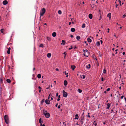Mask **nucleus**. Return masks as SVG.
Returning a JSON list of instances; mask_svg holds the SVG:
<instances>
[{
	"label": "nucleus",
	"instance_id": "obj_1",
	"mask_svg": "<svg viewBox=\"0 0 126 126\" xmlns=\"http://www.w3.org/2000/svg\"><path fill=\"white\" fill-rule=\"evenodd\" d=\"M46 11V9L45 8H43L40 12V19L41 16H43Z\"/></svg>",
	"mask_w": 126,
	"mask_h": 126
},
{
	"label": "nucleus",
	"instance_id": "obj_2",
	"mask_svg": "<svg viewBox=\"0 0 126 126\" xmlns=\"http://www.w3.org/2000/svg\"><path fill=\"white\" fill-rule=\"evenodd\" d=\"M4 119L6 123L8 124L9 123V118L7 115H5L4 116Z\"/></svg>",
	"mask_w": 126,
	"mask_h": 126
},
{
	"label": "nucleus",
	"instance_id": "obj_3",
	"mask_svg": "<svg viewBox=\"0 0 126 126\" xmlns=\"http://www.w3.org/2000/svg\"><path fill=\"white\" fill-rule=\"evenodd\" d=\"M83 52L84 54H83L84 56L86 57H88V51L87 49H85L84 50Z\"/></svg>",
	"mask_w": 126,
	"mask_h": 126
},
{
	"label": "nucleus",
	"instance_id": "obj_4",
	"mask_svg": "<svg viewBox=\"0 0 126 126\" xmlns=\"http://www.w3.org/2000/svg\"><path fill=\"white\" fill-rule=\"evenodd\" d=\"M44 114L46 118H48L50 117L49 113L47 112V111H45V112H44Z\"/></svg>",
	"mask_w": 126,
	"mask_h": 126
},
{
	"label": "nucleus",
	"instance_id": "obj_5",
	"mask_svg": "<svg viewBox=\"0 0 126 126\" xmlns=\"http://www.w3.org/2000/svg\"><path fill=\"white\" fill-rule=\"evenodd\" d=\"M63 95L64 97H66L67 95V92H65L64 90L63 91Z\"/></svg>",
	"mask_w": 126,
	"mask_h": 126
},
{
	"label": "nucleus",
	"instance_id": "obj_6",
	"mask_svg": "<svg viewBox=\"0 0 126 126\" xmlns=\"http://www.w3.org/2000/svg\"><path fill=\"white\" fill-rule=\"evenodd\" d=\"M84 120V116L83 117H82L81 119L80 120V121L81 123V124L82 125L83 123V122Z\"/></svg>",
	"mask_w": 126,
	"mask_h": 126
},
{
	"label": "nucleus",
	"instance_id": "obj_7",
	"mask_svg": "<svg viewBox=\"0 0 126 126\" xmlns=\"http://www.w3.org/2000/svg\"><path fill=\"white\" fill-rule=\"evenodd\" d=\"M8 3V1L6 0H4L2 2L3 4L4 5H6Z\"/></svg>",
	"mask_w": 126,
	"mask_h": 126
},
{
	"label": "nucleus",
	"instance_id": "obj_8",
	"mask_svg": "<svg viewBox=\"0 0 126 126\" xmlns=\"http://www.w3.org/2000/svg\"><path fill=\"white\" fill-rule=\"evenodd\" d=\"M45 103L47 104H49L50 103V101L49 100L47 99H46L45 100Z\"/></svg>",
	"mask_w": 126,
	"mask_h": 126
},
{
	"label": "nucleus",
	"instance_id": "obj_9",
	"mask_svg": "<svg viewBox=\"0 0 126 126\" xmlns=\"http://www.w3.org/2000/svg\"><path fill=\"white\" fill-rule=\"evenodd\" d=\"M107 107L106 108L108 109H109L111 105L110 104L108 103L107 104Z\"/></svg>",
	"mask_w": 126,
	"mask_h": 126
},
{
	"label": "nucleus",
	"instance_id": "obj_10",
	"mask_svg": "<svg viewBox=\"0 0 126 126\" xmlns=\"http://www.w3.org/2000/svg\"><path fill=\"white\" fill-rule=\"evenodd\" d=\"M86 67L88 69H89L91 67V65L90 64H89L88 65L86 66Z\"/></svg>",
	"mask_w": 126,
	"mask_h": 126
},
{
	"label": "nucleus",
	"instance_id": "obj_11",
	"mask_svg": "<svg viewBox=\"0 0 126 126\" xmlns=\"http://www.w3.org/2000/svg\"><path fill=\"white\" fill-rule=\"evenodd\" d=\"M76 117L74 118L75 119H78L79 118V116L78 114H76L75 116Z\"/></svg>",
	"mask_w": 126,
	"mask_h": 126
},
{
	"label": "nucleus",
	"instance_id": "obj_12",
	"mask_svg": "<svg viewBox=\"0 0 126 126\" xmlns=\"http://www.w3.org/2000/svg\"><path fill=\"white\" fill-rule=\"evenodd\" d=\"M11 50V48L10 47H9L7 51V53L9 54H10V50Z\"/></svg>",
	"mask_w": 126,
	"mask_h": 126
},
{
	"label": "nucleus",
	"instance_id": "obj_13",
	"mask_svg": "<svg viewBox=\"0 0 126 126\" xmlns=\"http://www.w3.org/2000/svg\"><path fill=\"white\" fill-rule=\"evenodd\" d=\"M89 17L90 19H92L93 17L92 14H89Z\"/></svg>",
	"mask_w": 126,
	"mask_h": 126
},
{
	"label": "nucleus",
	"instance_id": "obj_14",
	"mask_svg": "<svg viewBox=\"0 0 126 126\" xmlns=\"http://www.w3.org/2000/svg\"><path fill=\"white\" fill-rule=\"evenodd\" d=\"M107 16L108 17H109L110 19L111 18V13H109L107 15Z\"/></svg>",
	"mask_w": 126,
	"mask_h": 126
},
{
	"label": "nucleus",
	"instance_id": "obj_15",
	"mask_svg": "<svg viewBox=\"0 0 126 126\" xmlns=\"http://www.w3.org/2000/svg\"><path fill=\"white\" fill-rule=\"evenodd\" d=\"M56 33L55 32H53L52 33V36L53 37H55L56 36Z\"/></svg>",
	"mask_w": 126,
	"mask_h": 126
},
{
	"label": "nucleus",
	"instance_id": "obj_16",
	"mask_svg": "<svg viewBox=\"0 0 126 126\" xmlns=\"http://www.w3.org/2000/svg\"><path fill=\"white\" fill-rule=\"evenodd\" d=\"M71 67L73 70H74L76 67L75 65H71Z\"/></svg>",
	"mask_w": 126,
	"mask_h": 126
},
{
	"label": "nucleus",
	"instance_id": "obj_17",
	"mask_svg": "<svg viewBox=\"0 0 126 126\" xmlns=\"http://www.w3.org/2000/svg\"><path fill=\"white\" fill-rule=\"evenodd\" d=\"M67 81L65 80L64 81V84L65 86H66L67 85Z\"/></svg>",
	"mask_w": 126,
	"mask_h": 126
},
{
	"label": "nucleus",
	"instance_id": "obj_18",
	"mask_svg": "<svg viewBox=\"0 0 126 126\" xmlns=\"http://www.w3.org/2000/svg\"><path fill=\"white\" fill-rule=\"evenodd\" d=\"M51 56V54L50 53H48L47 54V56L48 57L50 58V57Z\"/></svg>",
	"mask_w": 126,
	"mask_h": 126
},
{
	"label": "nucleus",
	"instance_id": "obj_19",
	"mask_svg": "<svg viewBox=\"0 0 126 126\" xmlns=\"http://www.w3.org/2000/svg\"><path fill=\"white\" fill-rule=\"evenodd\" d=\"M71 31L72 32H74L75 31V29L74 28H72L71 29Z\"/></svg>",
	"mask_w": 126,
	"mask_h": 126
},
{
	"label": "nucleus",
	"instance_id": "obj_20",
	"mask_svg": "<svg viewBox=\"0 0 126 126\" xmlns=\"http://www.w3.org/2000/svg\"><path fill=\"white\" fill-rule=\"evenodd\" d=\"M87 40L88 41V42H89V43H91L92 42V40H91V39H90V38H87Z\"/></svg>",
	"mask_w": 126,
	"mask_h": 126
},
{
	"label": "nucleus",
	"instance_id": "obj_21",
	"mask_svg": "<svg viewBox=\"0 0 126 126\" xmlns=\"http://www.w3.org/2000/svg\"><path fill=\"white\" fill-rule=\"evenodd\" d=\"M37 78L38 79H40L41 77V75L40 74H38L37 76Z\"/></svg>",
	"mask_w": 126,
	"mask_h": 126
},
{
	"label": "nucleus",
	"instance_id": "obj_22",
	"mask_svg": "<svg viewBox=\"0 0 126 126\" xmlns=\"http://www.w3.org/2000/svg\"><path fill=\"white\" fill-rule=\"evenodd\" d=\"M62 43H61V44L64 45L65 44V41L64 40H62Z\"/></svg>",
	"mask_w": 126,
	"mask_h": 126
},
{
	"label": "nucleus",
	"instance_id": "obj_23",
	"mask_svg": "<svg viewBox=\"0 0 126 126\" xmlns=\"http://www.w3.org/2000/svg\"><path fill=\"white\" fill-rule=\"evenodd\" d=\"M76 38L77 40H79L80 39V36H77Z\"/></svg>",
	"mask_w": 126,
	"mask_h": 126
},
{
	"label": "nucleus",
	"instance_id": "obj_24",
	"mask_svg": "<svg viewBox=\"0 0 126 126\" xmlns=\"http://www.w3.org/2000/svg\"><path fill=\"white\" fill-rule=\"evenodd\" d=\"M6 81L8 83H10L11 82V80L9 79H6Z\"/></svg>",
	"mask_w": 126,
	"mask_h": 126
},
{
	"label": "nucleus",
	"instance_id": "obj_25",
	"mask_svg": "<svg viewBox=\"0 0 126 126\" xmlns=\"http://www.w3.org/2000/svg\"><path fill=\"white\" fill-rule=\"evenodd\" d=\"M4 31V29H2L0 30V32L2 33H3Z\"/></svg>",
	"mask_w": 126,
	"mask_h": 126
},
{
	"label": "nucleus",
	"instance_id": "obj_26",
	"mask_svg": "<svg viewBox=\"0 0 126 126\" xmlns=\"http://www.w3.org/2000/svg\"><path fill=\"white\" fill-rule=\"evenodd\" d=\"M78 91L79 93H81L82 92V91L81 89H78Z\"/></svg>",
	"mask_w": 126,
	"mask_h": 126
},
{
	"label": "nucleus",
	"instance_id": "obj_27",
	"mask_svg": "<svg viewBox=\"0 0 126 126\" xmlns=\"http://www.w3.org/2000/svg\"><path fill=\"white\" fill-rule=\"evenodd\" d=\"M85 27V24L84 23L81 26V27L82 28H84Z\"/></svg>",
	"mask_w": 126,
	"mask_h": 126
},
{
	"label": "nucleus",
	"instance_id": "obj_28",
	"mask_svg": "<svg viewBox=\"0 0 126 126\" xmlns=\"http://www.w3.org/2000/svg\"><path fill=\"white\" fill-rule=\"evenodd\" d=\"M96 45L97 46H99L100 45V42L99 41H98L96 42Z\"/></svg>",
	"mask_w": 126,
	"mask_h": 126
},
{
	"label": "nucleus",
	"instance_id": "obj_29",
	"mask_svg": "<svg viewBox=\"0 0 126 126\" xmlns=\"http://www.w3.org/2000/svg\"><path fill=\"white\" fill-rule=\"evenodd\" d=\"M124 63L123 64V65L124 66L125 65H126V61L125 60H124Z\"/></svg>",
	"mask_w": 126,
	"mask_h": 126
},
{
	"label": "nucleus",
	"instance_id": "obj_30",
	"mask_svg": "<svg viewBox=\"0 0 126 126\" xmlns=\"http://www.w3.org/2000/svg\"><path fill=\"white\" fill-rule=\"evenodd\" d=\"M58 13L60 15L62 13V12L61 10L58 11Z\"/></svg>",
	"mask_w": 126,
	"mask_h": 126
},
{
	"label": "nucleus",
	"instance_id": "obj_31",
	"mask_svg": "<svg viewBox=\"0 0 126 126\" xmlns=\"http://www.w3.org/2000/svg\"><path fill=\"white\" fill-rule=\"evenodd\" d=\"M103 73L105 74L106 73V71L105 68H104L103 70Z\"/></svg>",
	"mask_w": 126,
	"mask_h": 126
},
{
	"label": "nucleus",
	"instance_id": "obj_32",
	"mask_svg": "<svg viewBox=\"0 0 126 126\" xmlns=\"http://www.w3.org/2000/svg\"><path fill=\"white\" fill-rule=\"evenodd\" d=\"M47 40L48 41H50L51 40V39L49 37H47Z\"/></svg>",
	"mask_w": 126,
	"mask_h": 126
},
{
	"label": "nucleus",
	"instance_id": "obj_33",
	"mask_svg": "<svg viewBox=\"0 0 126 126\" xmlns=\"http://www.w3.org/2000/svg\"><path fill=\"white\" fill-rule=\"evenodd\" d=\"M43 45L42 44H41L39 46V47H43Z\"/></svg>",
	"mask_w": 126,
	"mask_h": 126
},
{
	"label": "nucleus",
	"instance_id": "obj_34",
	"mask_svg": "<svg viewBox=\"0 0 126 126\" xmlns=\"http://www.w3.org/2000/svg\"><path fill=\"white\" fill-rule=\"evenodd\" d=\"M41 119L40 118L39 120V123H40V124H41V122H42V123L43 122L42 121L41 122Z\"/></svg>",
	"mask_w": 126,
	"mask_h": 126
},
{
	"label": "nucleus",
	"instance_id": "obj_35",
	"mask_svg": "<svg viewBox=\"0 0 126 126\" xmlns=\"http://www.w3.org/2000/svg\"><path fill=\"white\" fill-rule=\"evenodd\" d=\"M63 54H64L65 55V56H64V58H65V56H66V53L65 52H64V53H63Z\"/></svg>",
	"mask_w": 126,
	"mask_h": 126
},
{
	"label": "nucleus",
	"instance_id": "obj_36",
	"mask_svg": "<svg viewBox=\"0 0 126 126\" xmlns=\"http://www.w3.org/2000/svg\"><path fill=\"white\" fill-rule=\"evenodd\" d=\"M82 76H83L82 78L83 79H85V75H82Z\"/></svg>",
	"mask_w": 126,
	"mask_h": 126
},
{
	"label": "nucleus",
	"instance_id": "obj_37",
	"mask_svg": "<svg viewBox=\"0 0 126 126\" xmlns=\"http://www.w3.org/2000/svg\"><path fill=\"white\" fill-rule=\"evenodd\" d=\"M44 101H45V99H42V101H41V103H42L43 102H44Z\"/></svg>",
	"mask_w": 126,
	"mask_h": 126
},
{
	"label": "nucleus",
	"instance_id": "obj_38",
	"mask_svg": "<svg viewBox=\"0 0 126 126\" xmlns=\"http://www.w3.org/2000/svg\"><path fill=\"white\" fill-rule=\"evenodd\" d=\"M40 126H45V125L44 124L42 125V124H41Z\"/></svg>",
	"mask_w": 126,
	"mask_h": 126
},
{
	"label": "nucleus",
	"instance_id": "obj_39",
	"mask_svg": "<svg viewBox=\"0 0 126 126\" xmlns=\"http://www.w3.org/2000/svg\"><path fill=\"white\" fill-rule=\"evenodd\" d=\"M94 0L92 1V5H94V3H93V2H94Z\"/></svg>",
	"mask_w": 126,
	"mask_h": 126
},
{
	"label": "nucleus",
	"instance_id": "obj_40",
	"mask_svg": "<svg viewBox=\"0 0 126 126\" xmlns=\"http://www.w3.org/2000/svg\"><path fill=\"white\" fill-rule=\"evenodd\" d=\"M73 48L72 46H71V47L69 48V50H71Z\"/></svg>",
	"mask_w": 126,
	"mask_h": 126
},
{
	"label": "nucleus",
	"instance_id": "obj_41",
	"mask_svg": "<svg viewBox=\"0 0 126 126\" xmlns=\"http://www.w3.org/2000/svg\"><path fill=\"white\" fill-rule=\"evenodd\" d=\"M110 88H109L107 89V91H110Z\"/></svg>",
	"mask_w": 126,
	"mask_h": 126
},
{
	"label": "nucleus",
	"instance_id": "obj_42",
	"mask_svg": "<svg viewBox=\"0 0 126 126\" xmlns=\"http://www.w3.org/2000/svg\"><path fill=\"white\" fill-rule=\"evenodd\" d=\"M84 43H85L86 44V45L87 46H88V44L87 43V42L86 41H85L84 42Z\"/></svg>",
	"mask_w": 126,
	"mask_h": 126
},
{
	"label": "nucleus",
	"instance_id": "obj_43",
	"mask_svg": "<svg viewBox=\"0 0 126 126\" xmlns=\"http://www.w3.org/2000/svg\"><path fill=\"white\" fill-rule=\"evenodd\" d=\"M119 3H120V6H121V1L120 0H119Z\"/></svg>",
	"mask_w": 126,
	"mask_h": 126
},
{
	"label": "nucleus",
	"instance_id": "obj_44",
	"mask_svg": "<svg viewBox=\"0 0 126 126\" xmlns=\"http://www.w3.org/2000/svg\"><path fill=\"white\" fill-rule=\"evenodd\" d=\"M87 116L89 118H90L91 117L89 115H87Z\"/></svg>",
	"mask_w": 126,
	"mask_h": 126
},
{
	"label": "nucleus",
	"instance_id": "obj_45",
	"mask_svg": "<svg viewBox=\"0 0 126 126\" xmlns=\"http://www.w3.org/2000/svg\"><path fill=\"white\" fill-rule=\"evenodd\" d=\"M118 5L117 4H116L115 5V7H116V8H117V6H118Z\"/></svg>",
	"mask_w": 126,
	"mask_h": 126
},
{
	"label": "nucleus",
	"instance_id": "obj_46",
	"mask_svg": "<svg viewBox=\"0 0 126 126\" xmlns=\"http://www.w3.org/2000/svg\"><path fill=\"white\" fill-rule=\"evenodd\" d=\"M100 43H101V44H102V43H103V41L102 40H100Z\"/></svg>",
	"mask_w": 126,
	"mask_h": 126
},
{
	"label": "nucleus",
	"instance_id": "obj_47",
	"mask_svg": "<svg viewBox=\"0 0 126 126\" xmlns=\"http://www.w3.org/2000/svg\"><path fill=\"white\" fill-rule=\"evenodd\" d=\"M126 15H124L123 16V18H125V17H126Z\"/></svg>",
	"mask_w": 126,
	"mask_h": 126
},
{
	"label": "nucleus",
	"instance_id": "obj_48",
	"mask_svg": "<svg viewBox=\"0 0 126 126\" xmlns=\"http://www.w3.org/2000/svg\"><path fill=\"white\" fill-rule=\"evenodd\" d=\"M107 30H108V31H107V32L108 33H109V32L110 29L109 28H108L107 29Z\"/></svg>",
	"mask_w": 126,
	"mask_h": 126
},
{
	"label": "nucleus",
	"instance_id": "obj_49",
	"mask_svg": "<svg viewBox=\"0 0 126 126\" xmlns=\"http://www.w3.org/2000/svg\"><path fill=\"white\" fill-rule=\"evenodd\" d=\"M123 97H124V96L122 95L121 96V99H122L123 98Z\"/></svg>",
	"mask_w": 126,
	"mask_h": 126
},
{
	"label": "nucleus",
	"instance_id": "obj_50",
	"mask_svg": "<svg viewBox=\"0 0 126 126\" xmlns=\"http://www.w3.org/2000/svg\"><path fill=\"white\" fill-rule=\"evenodd\" d=\"M38 88L39 89H42V88H41L40 86H39L38 87Z\"/></svg>",
	"mask_w": 126,
	"mask_h": 126
},
{
	"label": "nucleus",
	"instance_id": "obj_51",
	"mask_svg": "<svg viewBox=\"0 0 126 126\" xmlns=\"http://www.w3.org/2000/svg\"><path fill=\"white\" fill-rule=\"evenodd\" d=\"M70 37L71 38H72L73 37V35L71 34L70 35Z\"/></svg>",
	"mask_w": 126,
	"mask_h": 126
},
{
	"label": "nucleus",
	"instance_id": "obj_52",
	"mask_svg": "<svg viewBox=\"0 0 126 126\" xmlns=\"http://www.w3.org/2000/svg\"><path fill=\"white\" fill-rule=\"evenodd\" d=\"M103 80H104L103 78V77H102V78H101V81H103Z\"/></svg>",
	"mask_w": 126,
	"mask_h": 126
},
{
	"label": "nucleus",
	"instance_id": "obj_53",
	"mask_svg": "<svg viewBox=\"0 0 126 126\" xmlns=\"http://www.w3.org/2000/svg\"><path fill=\"white\" fill-rule=\"evenodd\" d=\"M50 94H49L48 96V99H49L50 98Z\"/></svg>",
	"mask_w": 126,
	"mask_h": 126
},
{
	"label": "nucleus",
	"instance_id": "obj_54",
	"mask_svg": "<svg viewBox=\"0 0 126 126\" xmlns=\"http://www.w3.org/2000/svg\"><path fill=\"white\" fill-rule=\"evenodd\" d=\"M56 70L57 71H59V69L58 68H56Z\"/></svg>",
	"mask_w": 126,
	"mask_h": 126
},
{
	"label": "nucleus",
	"instance_id": "obj_55",
	"mask_svg": "<svg viewBox=\"0 0 126 126\" xmlns=\"http://www.w3.org/2000/svg\"><path fill=\"white\" fill-rule=\"evenodd\" d=\"M60 105H59V106H58V109H60Z\"/></svg>",
	"mask_w": 126,
	"mask_h": 126
},
{
	"label": "nucleus",
	"instance_id": "obj_56",
	"mask_svg": "<svg viewBox=\"0 0 126 126\" xmlns=\"http://www.w3.org/2000/svg\"><path fill=\"white\" fill-rule=\"evenodd\" d=\"M63 73H64L65 75L67 74V73H66V71H65V72H64Z\"/></svg>",
	"mask_w": 126,
	"mask_h": 126
},
{
	"label": "nucleus",
	"instance_id": "obj_57",
	"mask_svg": "<svg viewBox=\"0 0 126 126\" xmlns=\"http://www.w3.org/2000/svg\"><path fill=\"white\" fill-rule=\"evenodd\" d=\"M94 59L96 60H97V59L96 57L95 56V57H94Z\"/></svg>",
	"mask_w": 126,
	"mask_h": 126
},
{
	"label": "nucleus",
	"instance_id": "obj_58",
	"mask_svg": "<svg viewBox=\"0 0 126 126\" xmlns=\"http://www.w3.org/2000/svg\"><path fill=\"white\" fill-rule=\"evenodd\" d=\"M58 93H57L56 94V96H58Z\"/></svg>",
	"mask_w": 126,
	"mask_h": 126
},
{
	"label": "nucleus",
	"instance_id": "obj_59",
	"mask_svg": "<svg viewBox=\"0 0 126 126\" xmlns=\"http://www.w3.org/2000/svg\"><path fill=\"white\" fill-rule=\"evenodd\" d=\"M71 22H69V25H70L71 24Z\"/></svg>",
	"mask_w": 126,
	"mask_h": 126
},
{
	"label": "nucleus",
	"instance_id": "obj_60",
	"mask_svg": "<svg viewBox=\"0 0 126 126\" xmlns=\"http://www.w3.org/2000/svg\"><path fill=\"white\" fill-rule=\"evenodd\" d=\"M66 75H66V77H68V73H67V74H66Z\"/></svg>",
	"mask_w": 126,
	"mask_h": 126
},
{
	"label": "nucleus",
	"instance_id": "obj_61",
	"mask_svg": "<svg viewBox=\"0 0 126 126\" xmlns=\"http://www.w3.org/2000/svg\"><path fill=\"white\" fill-rule=\"evenodd\" d=\"M57 100L58 101H59L60 100V99L59 98H58Z\"/></svg>",
	"mask_w": 126,
	"mask_h": 126
},
{
	"label": "nucleus",
	"instance_id": "obj_62",
	"mask_svg": "<svg viewBox=\"0 0 126 126\" xmlns=\"http://www.w3.org/2000/svg\"><path fill=\"white\" fill-rule=\"evenodd\" d=\"M97 125V123H95V124H94V126H96V125Z\"/></svg>",
	"mask_w": 126,
	"mask_h": 126
},
{
	"label": "nucleus",
	"instance_id": "obj_63",
	"mask_svg": "<svg viewBox=\"0 0 126 126\" xmlns=\"http://www.w3.org/2000/svg\"><path fill=\"white\" fill-rule=\"evenodd\" d=\"M58 104L57 103L55 105L56 107H57V106H58Z\"/></svg>",
	"mask_w": 126,
	"mask_h": 126
},
{
	"label": "nucleus",
	"instance_id": "obj_64",
	"mask_svg": "<svg viewBox=\"0 0 126 126\" xmlns=\"http://www.w3.org/2000/svg\"><path fill=\"white\" fill-rule=\"evenodd\" d=\"M123 55H124L125 54V53L124 52L123 53Z\"/></svg>",
	"mask_w": 126,
	"mask_h": 126
}]
</instances>
